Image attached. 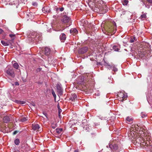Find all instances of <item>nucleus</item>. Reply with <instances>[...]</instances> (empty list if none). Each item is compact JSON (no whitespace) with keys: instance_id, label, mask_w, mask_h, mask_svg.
I'll use <instances>...</instances> for the list:
<instances>
[{"instance_id":"f257e3e1","label":"nucleus","mask_w":152,"mask_h":152,"mask_svg":"<svg viewBox=\"0 0 152 152\" xmlns=\"http://www.w3.org/2000/svg\"><path fill=\"white\" fill-rule=\"evenodd\" d=\"M77 80V83L81 85L83 90L88 92H91L95 83L92 76L79 77Z\"/></svg>"},{"instance_id":"f03ea898","label":"nucleus","mask_w":152,"mask_h":152,"mask_svg":"<svg viewBox=\"0 0 152 152\" xmlns=\"http://www.w3.org/2000/svg\"><path fill=\"white\" fill-rule=\"evenodd\" d=\"M104 28L106 32L111 33L112 34H113L115 33L116 29V23L111 20L106 21L104 25Z\"/></svg>"},{"instance_id":"7ed1b4c3","label":"nucleus","mask_w":152,"mask_h":152,"mask_svg":"<svg viewBox=\"0 0 152 152\" xmlns=\"http://www.w3.org/2000/svg\"><path fill=\"white\" fill-rule=\"evenodd\" d=\"M95 3V7L94 11L100 14L105 13L107 11V9L106 5L101 4V0H94Z\"/></svg>"},{"instance_id":"20e7f679","label":"nucleus","mask_w":152,"mask_h":152,"mask_svg":"<svg viewBox=\"0 0 152 152\" xmlns=\"http://www.w3.org/2000/svg\"><path fill=\"white\" fill-rule=\"evenodd\" d=\"M149 45L148 43L144 42H142L140 44L139 50H142V51H147L148 52L149 51Z\"/></svg>"},{"instance_id":"39448f33","label":"nucleus","mask_w":152,"mask_h":152,"mask_svg":"<svg viewBox=\"0 0 152 152\" xmlns=\"http://www.w3.org/2000/svg\"><path fill=\"white\" fill-rule=\"evenodd\" d=\"M6 73L9 76L12 78H14L15 77L14 70L12 68H8L6 71Z\"/></svg>"},{"instance_id":"423d86ee","label":"nucleus","mask_w":152,"mask_h":152,"mask_svg":"<svg viewBox=\"0 0 152 152\" xmlns=\"http://www.w3.org/2000/svg\"><path fill=\"white\" fill-rule=\"evenodd\" d=\"M133 141H134V144H135L136 143H138L140 145L141 143L142 142V141H145V138H143V137H142V136H137L136 137L134 138Z\"/></svg>"},{"instance_id":"0eeeda50","label":"nucleus","mask_w":152,"mask_h":152,"mask_svg":"<svg viewBox=\"0 0 152 152\" xmlns=\"http://www.w3.org/2000/svg\"><path fill=\"white\" fill-rule=\"evenodd\" d=\"M88 48L86 46L79 48L78 50V53L80 54H83L88 51Z\"/></svg>"},{"instance_id":"6e6552de","label":"nucleus","mask_w":152,"mask_h":152,"mask_svg":"<svg viewBox=\"0 0 152 152\" xmlns=\"http://www.w3.org/2000/svg\"><path fill=\"white\" fill-rule=\"evenodd\" d=\"M43 52L45 55L46 56L49 55L51 51L50 49L48 47H45L43 48L42 50Z\"/></svg>"},{"instance_id":"1a4fd4ad","label":"nucleus","mask_w":152,"mask_h":152,"mask_svg":"<svg viewBox=\"0 0 152 152\" xmlns=\"http://www.w3.org/2000/svg\"><path fill=\"white\" fill-rule=\"evenodd\" d=\"M70 19V18L67 15H64L61 18V21L63 23H66L69 21Z\"/></svg>"},{"instance_id":"9d476101","label":"nucleus","mask_w":152,"mask_h":152,"mask_svg":"<svg viewBox=\"0 0 152 152\" xmlns=\"http://www.w3.org/2000/svg\"><path fill=\"white\" fill-rule=\"evenodd\" d=\"M56 88L58 94L60 96H62L63 93V90L62 88L60 85L57 84L56 85Z\"/></svg>"},{"instance_id":"9b49d317","label":"nucleus","mask_w":152,"mask_h":152,"mask_svg":"<svg viewBox=\"0 0 152 152\" xmlns=\"http://www.w3.org/2000/svg\"><path fill=\"white\" fill-rule=\"evenodd\" d=\"M139 56L141 58H142L144 56H148V52L147 51H142V50H139Z\"/></svg>"},{"instance_id":"f8f14e48","label":"nucleus","mask_w":152,"mask_h":152,"mask_svg":"<svg viewBox=\"0 0 152 152\" xmlns=\"http://www.w3.org/2000/svg\"><path fill=\"white\" fill-rule=\"evenodd\" d=\"M143 135H142V136H143L144 137L143 138H145V141H147L148 142L149 144V141L150 140L151 137L149 133L147 132L145 133V132H143Z\"/></svg>"},{"instance_id":"ddd939ff","label":"nucleus","mask_w":152,"mask_h":152,"mask_svg":"<svg viewBox=\"0 0 152 152\" xmlns=\"http://www.w3.org/2000/svg\"><path fill=\"white\" fill-rule=\"evenodd\" d=\"M118 97V99H119L120 101H121L122 102L124 100V99L126 97V96H125L124 94L122 92H120L117 95Z\"/></svg>"},{"instance_id":"4468645a","label":"nucleus","mask_w":152,"mask_h":152,"mask_svg":"<svg viewBox=\"0 0 152 152\" xmlns=\"http://www.w3.org/2000/svg\"><path fill=\"white\" fill-rule=\"evenodd\" d=\"M63 129L62 128H57L55 131L54 132V134L56 135H59L60 136L62 134L63 132Z\"/></svg>"},{"instance_id":"2eb2a0df","label":"nucleus","mask_w":152,"mask_h":152,"mask_svg":"<svg viewBox=\"0 0 152 152\" xmlns=\"http://www.w3.org/2000/svg\"><path fill=\"white\" fill-rule=\"evenodd\" d=\"M148 142L147 141H142V142L141 143L140 145L141 146L142 148L144 147L146 148V147H149V148L151 146L148 144Z\"/></svg>"},{"instance_id":"dca6fc26","label":"nucleus","mask_w":152,"mask_h":152,"mask_svg":"<svg viewBox=\"0 0 152 152\" xmlns=\"http://www.w3.org/2000/svg\"><path fill=\"white\" fill-rule=\"evenodd\" d=\"M109 147L112 150H114L115 151L117 150L118 148L117 145L115 144H110Z\"/></svg>"},{"instance_id":"f3484780","label":"nucleus","mask_w":152,"mask_h":152,"mask_svg":"<svg viewBox=\"0 0 152 152\" xmlns=\"http://www.w3.org/2000/svg\"><path fill=\"white\" fill-rule=\"evenodd\" d=\"M66 38V36L64 33H62L60 36V39L62 42H64Z\"/></svg>"},{"instance_id":"a211bd4d","label":"nucleus","mask_w":152,"mask_h":152,"mask_svg":"<svg viewBox=\"0 0 152 152\" xmlns=\"http://www.w3.org/2000/svg\"><path fill=\"white\" fill-rule=\"evenodd\" d=\"M70 33L74 35H75L78 33V31L75 28H72L70 30Z\"/></svg>"},{"instance_id":"6ab92c4d","label":"nucleus","mask_w":152,"mask_h":152,"mask_svg":"<svg viewBox=\"0 0 152 152\" xmlns=\"http://www.w3.org/2000/svg\"><path fill=\"white\" fill-rule=\"evenodd\" d=\"M77 96L75 94H72L69 100L72 101H74L75 100H77Z\"/></svg>"},{"instance_id":"aec40b11","label":"nucleus","mask_w":152,"mask_h":152,"mask_svg":"<svg viewBox=\"0 0 152 152\" xmlns=\"http://www.w3.org/2000/svg\"><path fill=\"white\" fill-rule=\"evenodd\" d=\"M10 121V118L9 116H6L3 118V121L5 123H8Z\"/></svg>"},{"instance_id":"412c9836","label":"nucleus","mask_w":152,"mask_h":152,"mask_svg":"<svg viewBox=\"0 0 152 152\" xmlns=\"http://www.w3.org/2000/svg\"><path fill=\"white\" fill-rule=\"evenodd\" d=\"M32 127V129L35 131L38 130L40 128L39 125L38 124H33Z\"/></svg>"},{"instance_id":"4be33fe9","label":"nucleus","mask_w":152,"mask_h":152,"mask_svg":"<svg viewBox=\"0 0 152 152\" xmlns=\"http://www.w3.org/2000/svg\"><path fill=\"white\" fill-rule=\"evenodd\" d=\"M142 14L140 16L141 19L142 20H145L147 18L146 13H144L143 12H142Z\"/></svg>"},{"instance_id":"5701e85b","label":"nucleus","mask_w":152,"mask_h":152,"mask_svg":"<svg viewBox=\"0 0 152 152\" xmlns=\"http://www.w3.org/2000/svg\"><path fill=\"white\" fill-rule=\"evenodd\" d=\"M143 3L145 5V7L148 8H149L150 7L151 4L150 3H149L147 1H143Z\"/></svg>"},{"instance_id":"b1692460","label":"nucleus","mask_w":152,"mask_h":152,"mask_svg":"<svg viewBox=\"0 0 152 152\" xmlns=\"http://www.w3.org/2000/svg\"><path fill=\"white\" fill-rule=\"evenodd\" d=\"M104 66H106V67H107L108 66H109L110 67V69H112V67L113 66V64L112 63H111V64L108 63L104 61Z\"/></svg>"},{"instance_id":"393cba45","label":"nucleus","mask_w":152,"mask_h":152,"mask_svg":"<svg viewBox=\"0 0 152 152\" xmlns=\"http://www.w3.org/2000/svg\"><path fill=\"white\" fill-rule=\"evenodd\" d=\"M48 8L47 7H45L42 8V10L43 12L44 13H49L50 12V9H49V10H48Z\"/></svg>"},{"instance_id":"a878e982","label":"nucleus","mask_w":152,"mask_h":152,"mask_svg":"<svg viewBox=\"0 0 152 152\" xmlns=\"http://www.w3.org/2000/svg\"><path fill=\"white\" fill-rule=\"evenodd\" d=\"M128 137L130 138H132V137H134V133L130 131L128 133Z\"/></svg>"},{"instance_id":"bb28decb","label":"nucleus","mask_w":152,"mask_h":152,"mask_svg":"<svg viewBox=\"0 0 152 152\" xmlns=\"http://www.w3.org/2000/svg\"><path fill=\"white\" fill-rule=\"evenodd\" d=\"M83 128L84 129L87 130V131L88 132H92V130L89 128L88 126L86 125V126H83Z\"/></svg>"},{"instance_id":"cd10ccee","label":"nucleus","mask_w":152,"mask_h":152,"mask_svg":"<svg viewBox=\"0 0 152 152\" xmlns=\"http://www.w3.org/2000/svg\"><path fill=\"white\" fill-rule=\"evenodd\" d=\"M15 35L14 34H10L9 35V36L11 37L12 39L11 40V41H12L13 42L14 41V40L15 39Z\"/></svg>"},{"instance_id":"c85d7f7f","label":"nucleus","mask_w":152,"mask_h":152,"mask_svg":"<svg viewBox=\"0 0 152 152\" xmlns=\"http://www.w3.org/2000/svg\"><path fill=\"white\" fill-rule=\"evenodd\" d=\"M113 49L115 51H118L120 49V47L118 46H114L113 47Z\"/></svg>"},{"instance_id":"c756f323","label":"nucleus","mask_w":152,"mask_h":152,"mask_svg":"<svg viewBox=\"0 0 152 152\" xmlns=\"http://www.w3.org/2000/svg\"><path fill=\"white\" fill-rule=\"evenodd\" d=\"M13 66L14 68H15L16 69H18L19 66L18 64L17 63H15L13 64Z\"/></svg>"},{"instance_id":"7c9ffc66","label":"nucleus","mask_w":152,"mask_h":152,"mask_svg":"<svg viewBox=\"0 0 152 152\" xmlns=\"http://www.w3.org/2000/svg\"><path fill=\"white\" fill-rule=\"evenodd\" d=\"M136 39V38L134 36H132L131 37V39L130 40V42L131 43H132L134 42V41Z\"/></svg>"},{"instance_id":"2f4dec72","label":"nucleus","mask_w":152,"mask_h":152,"mask_svg":"<svg viewBox=\"0 0 152 152\" xmlns=\"http://www.w3.org/2000/svg\"><path fill=\"white\" fill-rule=\"evenodd\" d=\"M28 120L27 117H23L20 119V121L22 122H25Z\"/></svg>"},{"instance_id":"473e14b6","label":"nucleus","mask_w":152,"mask_h":152,"mask_svg":"<svg viewBox=\"0 0 152 152\" xmlns=\"http://www.w3.org/2000/svg\"><path fill=\"white\" fill-rule=\"evenodd\" d=\"M1 44L4 46H7L9 45V44H8L7 42H6L2 40L1 41Z\"/></svg>"},{"instance_id":"72a5a7b5","label":"nucleus","mask_w":152,"mask_h":152,"mask_svg":"<svg viewBox=\"0 0 152 152\" xmlns=\"http://www.w3.org/2000/svg\"><path fill=\"white\" fill-rule=\"evenodd\" d=\"M20 140L18 139H16L14 141L15 144L16 145H18L20 143Z\"/></svg>"},{"instance_id":"f704fd0d","label":"nucleus","mask_w":152,"mask_h":152,"mask_svg":"<svg viewBox=\"0 0 152 152\" xmlns=\"http://www.w3.org/2000/svg\"><path fill=\"white\" fill-rule=\"evenodd\" d=\"M70 152H79V150L77 149H75L74 148H71Z\"/></svg>"},{"instance_id":"c9c22d12","label":"nucleus","mask_w":152,"mask_h":152,"mask_svg":"<svg viewBox=\"0 0 152 152\" xmlns=\"http://www.w3.org/2000/svg\"><path fill=\"white\" fill-rule=\"evenodd\" d=\"M111 69L115 72L117 71L118 70L117 69L116 67H115V65L113 64V66L112 67Z\"/></svg>"},{"instance_id":"e433bc0d","label":"nucleus","mask_w":152,"mask_h":152,"mask_svg":"<svg viewBox=\"0 0 152 152\" xmlns=\"http://www.w3.org/2000/svg\"><path fill=\"white\" fill-rule=\"evenodd\" d=\"M51 92H52V94H53V95L54 98L55 100H56V95L55 94V92L53 89H51Z\"/></svg>"},{"instance_id":"4c0bfd02","label":"nucleus","mask_w":152,"mask_h":152,"mask_svg":"<svg viewBox=\"0 0 152 152\" xmlns=\"http://www.w3.org/2000/svg\"><path fill=\"white\" fill-rule=\"evenodd\" d=\"M128 1L127 0H124L122 1V4L124 5H126L128 3Z\"/></svg>"},{"instance_id":"58836bf2","label":"nucleus","mask_w":152,"mask_h":152,"mask_svg":"<svg viewBox=\"0 0 152 152\" xmlns=\"http://www.w3.org/2000/svg\"><path fill=\"white\" fill-rule=\"evenodd\" d=\"M96 136L95 133L94 132H91L89 135V137L91 138H93Z\"/></svg>"},{"instance_id":"ea45409f","label":"nucleus","mask_w":152,"mask_h":152,"mask_svg":"<svg viewBox=\"0 0 152 152\" xmlns=\"http://www.w3.org/2000/svg\"><path fill=\"white\" fill-rule=\"evenodd\" d=\"M127 121H128L129 122H132L133 119L132 118H130L129 117H128L126 119Z\"/></svg>"},{"instance_id":"a19ab883","label":"nucleus","mask_w":152,"mask_h":152,"mask_svg":"<svg viewBox=\"0 0 152 152\" xmlns=\"http://www.w3.org/2000/svg\"><path fill=\"white\" fill-rule=\"evenodd\" d=\"M42 69L41 68L39 67V68H37L36 70V72L37 73H38V72H40V71H42Z\"/></svg>"},{"instance_id":"79ce46f5","label":"nucleus","mask_w":152,"mask_h":152,"mask_svg":"<svg viewBox=\"0 0 152 152\" xmlns=\"http://www.w3.org/2000/svg\"><path fill=\"white\" fill-rule=\"evenodd\" d=\"M57 124H52L51 125V127L53 129H55L57 127Z\"/></svg>"},{"instance_id":"37998d69","label":"nucleus","mask_w":152,"mask_h":152,"mask_svg":"<svg viewBox=\"0 0 152 152\" xmlns=\"http://www.w3.org/2000/svg\"><path fill=\"white\" fill-rule=\"evenodd\" d=\"M58 115H59V118H60V115H61L60 113L62 112V110L60 108H59V109H58Z\"/></svg>"},{"instance_id":"c03bdc74","label":"nucleus","mask_w":152,"mask_h":152,"mask_svg":"<svg viewBox=\"0 0 152 152\" xmlns=\"http://www.w3.org/2000/svg\"><path fill=\"white\" fill-rule=\"evenodd\" d=\"M19 102H20V104H24L26 103V102L24 101H20Z\"/></svg>"},{"instance_id":"a18cd8bd","label":"nucleus","mask_w":152,"mask_h":152,"mask_svg":"<svg viewBox=\"0 0 152 152\" xmlns=\"http://www.w3.org/2000/svg\"><path fill=\"white\" fill-rule=\"evenodd\" d=\"M19 132V131H18L17 130L15 131L14 132H13V135H15V134H16Z\"/></svg>"},{"instance_id":"49530a36","label":"nucleus","mask_w":152,"mask_h":152,"mask_svg":"<svg viewBox=\"0 0 152 152\" xmlns=\"http://www.w3.org/2000/svg\"><path fill=\"white\" fill-rule=\"evenodd\" d=\"M27 15L29 17V19L32 18L33 17L31 16V14L30 13H29L28 14H27Z\"/></svg>"},{"instance_id":"de8ad7c7","label":"nucleus","mask_w":152,"mask_h":152,"mask_svg":"<svg viewBox=\"0 0 152 152\" xmlns=\"http://www.w3.org/2000/svg\"><path fill=\"white\" fill-rule=\"evenodd\" d=\"M59 9L60 11H62L64 10V9L63 7H61L59 8Z\"/></svg>"},{"instance_id":"09e8293b","label":"nucleus","mask_w":152,"mask_h":152,"mask_svg":"<svg viewBox=\"0 0 152 152\" xmlns=\"http://www.w3.org/2000/svg\"><path fill=\"white\" fill-rule=\"evenodd\" d=\"M146 1L151 4H152V0H146Z\"/></svg>"},{"instance_id":"8fccbe9b","label":"nucleus","mask_w":152,"mask_h":152,"mask_svg":"<svg viewBox=\"0 0 152 152\" xmlns=\"http://www.w3.org/2000/svg\"><path fill=\"white\" fill-rule=\"evenodd\" d=\"M43 114L46 117V118H48V117H47L48 114L44 112L43 113Z\"/></svg>"},{"instance_id":"3c124183","label":"nucleus","mask_w":152,"mask_h":152,"mask_svg":"<svg viewBox=\"0 0 152 152\" xmlns=\"http://www.w3.org/2000/svg\"><path fill=\"white\" fill-rule=\"evenodd\" d=\"M15 84L16 86H18L19 85V83L18 82H16L15 83Z\"/></svg>"},{"instance_id":"603ef678","label":"nucleus","mask_w":152,"mask_h":152,"mask_svg":"<svg viewBox=\"0 0 152 152\" xmlns=\"http://www.w3.org/2000/svg\"><path fill=\"white\" fill-rule=\"evenodd\" d=\"M32 5L33 6H37V3L36 2H34V3H33Z\"/></svg>"},{"instance_id":"864d4df0","label":"nucleus","mask_w":152,"mask_h":152,"mask_svg":"<svg viewBox=\"0 0 152 152\" xmlns=\"http://www.w3.org/2000/svg\"><path fill=\"white\" fill-rule=\"evenodd\" d=\"M3 31L0 28V34H1Z\"/></svg>"},{"instance_id":"5fc2aeb1","label":"nucleus","mask_w":152,"mask_h":152,"mask_svg":"<svg viewBox=\"0 0 152 152\" xmlns=\"http://www.w3.org/2000/svg\"><path fill=\"white\" fill-rule=\"evenodd\" d=\"M145 116H146V115H145V114H142V116H141L143 118L145 117Z\"/></svg>"},{"instance_id":"6e6d98bb","label":"nucleus","mask_w":152,"mask_h":152,"mask_svg":"<svg viewBox=\"0 0 152 152\" xmlns=\"http://www.w3.org/2000/svg\"><path fill=\"white\" fill-rule=\"evenodd\" d=\"M20 101H19V100H16L15 102L18 103V104H20V102H19Z\"/></svg>"},{"instance_id":"4d7b16f0","label":"nucleus","mask_w":152,"mask_h":152,"mask_svg":"<svg viewBox=\"0 0 152 152\" xmlns=\"http://www.w3.org/2000/svg\"><path fill=\"white\" fill-rule=\"evenodd\" d=\"M57 108H58V109H59V108H60L59 105V104L57 105Z\"/></svg>"},{"instance_id":"13d9d810","label":"nucleus","mask_w":152,"mask_h":152,"mask_svg":"<svg viewBox=\"0 0 152 152\" xmlns=\"http://www.w3.org/2000/svg\"><path fill=\"white\" fill-rule=\"evenodd\" d=\"M59 8H57L56 9V11H58V10H59Z\"/></svg>"}]
</instances>
